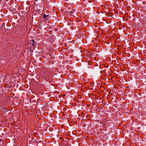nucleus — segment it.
I'll return each mask as SVG.
<instances>
[{"instance_id": "nucleus-1", "label": "nucleus", "mask_w": 146, "mask_h": 146, "mask_svg": "<svg viewBox=\"0 0 146 146\" xmlns=\"http://www.w3.org/2000/svg\"><path fill=\"white\" fill-rule=\"evenodd\" d=\"M77 92H78V91H76V92H74L75 96H74V101L76 102L77 103H74V105H73L74 106H77V104H78V105H79L78 104V100L77 98V97H76V95H77V96H78V94H77Z\"/></svg>"}, {"instance_id": "nucleus-2", "label": "nucleus", "mask_w": 146, "mask_h": 146, "mask_svg": "<svg viewBox=\"0 0 146 146\" xmlns=\"http://www.w3.org/2000/svg\"><path fill=\"white\" fill-rule=\"evenodd\" d=\"M30 41H31L32 42V43H31V48L32 47H33V46L35 45L34 44V43H35V40L34 39H32L30 40Z\"/></svg>"}, {"instance_id": "nucleus-3", "label": "nucleus", "mask_w": 146, "mask_h": 146, "mask_svg": "<svg viewBox=\"0 0 146 146\" xmlns=\"http://www.w3.org/2000/svg\"><path fill=\"white\" fill-rule=\"evenodd\" d=\"M1 109L4 111L5 112L7 111L8 110L7 108L5 106H3L1 108Z\"/></svg>"}, {"instance_id": "nucleus-4", "label": "nucleus", "mask_w": 146, "mask_h": 146, "mask_svg": "<svg viewBox=\"0 0 146 146\" xmlns=\"http://www.w3.org/2000/svg\"><path fill=\"white\" fill-rule=\"evenodd\" d=\"M49 17V15H46L44 14L42 15V17L45 19H48V17Z\"/></svg>"}, {"instance_id": "nucleus-5", "label": "nucleus", "mask_w": 146, "mask_h": 146, "mask_svg": "<svg viewBox=\"0 0 146 146\" xmlns=\"http://www.w3.org/2000/svg\"><path fill=\"white\" fill-rule=\"evenodd\" d=\"M76 22H79L80 21V20L78 18H77L76 19Z\"/></svg>"}, {"instance_id": "nucleus-6", "label": "nucleus", "mask_w": 146, "mask_h": 146, "mask_svg": "<svg viewBox=\"0 0 146 146\" xmlns=\"http://www.w3.org/2000/svg\"><path fill=\"white\" fill-rule=\"evenodd\" d=\"M77 132V131L76 130H74V132H73V133H74V135H75L76 136V133Z\"/></svg>"}, {"instance_id": "nucleus-7", "label": "nucleus", "mask_w": 146, "mask_h": 146, "mask_svg": "<svg viewBox=\"0 0 146 146\" xmlns=\"http://www.w3.org/2000/svg\"><path fill=\"white\" fill-rule=\"evenodd\" d=\"M74 109H75V108H74ZM75 109L76 110V114H78V111H77V110H78V109H77V108H75Z\"/></svg>"}, {"instance_id": "nucleus-8", "label": "nucleus", "mask_w": 146, "mask_h": 146, "mask_svg": "<svg viewBox=\"0 0 146 146\" xmlns=\"http://www.w3.org/2000/svg\"><path fill=\"white\" fill-rule=\"evenodd\" d=\"M93 0H88V2L89 3H91L92 2Z\"/></svg>"}, {"instance_id": "nucleus-9", "label": "nucleus", "mask_w": 146, "mask_h": 146, "mask_svg": "<svg viewBox=\"0 0 146 146\" xmlns=\"http://www.w3.org/2000/svg\"><path fill=\"white\" fill-rule=\"evenodd\" d=\"M74 10L75 11H74V12L76 11V12H77V11H78V9H74Z\"/></svg>"}, {"instance_id": "nucleus-10", "label": "nucleus", "mask_w": 146, "mask_h": 146, "mask_svg": "<svg viewBox=\"0 0 146 146\" xmlns=\"http://www.w3.org/2000/svg\"><path fill=\"white\" fill-rule=\"evenodd\" d=\"M110 15L111 16L112 15V14L111 13H110Z\"/></svg>"}, {"instance_id": "nucleus-11", "label": "nucleus", "mask_w": 146, "mask_h": 146, "mask_svg": "<svg viewBox=\"0 0 146 146\" xmlns=\"http://www.w3.org/2000/svg\"><path fill=\"white\" fill-rule=\"evenodd\" d=\"M2 141V140L1 139H0V142H1V141Z\"/></svg>"}, {"instance_id": "nucleus-12", "label": "nucleus", "mask_w": 146, "mask_h": 146, "mask_svg": "<svg viewBox=\"0 0 146 146\" xmlns=\"http://www.w3.org/2000/svg\"><path fill=\"white\" fill-rule=\"evenodd\" d=\"M77 82H78V81H77V79H76V83H77Z\"/></svg>"}, {"instance_id": "nucleus-13", "label": "nucleus", "mask_w": 146, "mask_h": 146, "mask_svg": "<svg viewBox=\"0 0 146 146\" xmlns=\"http://www.w3.org/2000/svg\"><path fill=\"white\" fill-rule=\"evenodd\" d=\"M73 120V119H72V121Z\"/></svg>"}]
</instances>
